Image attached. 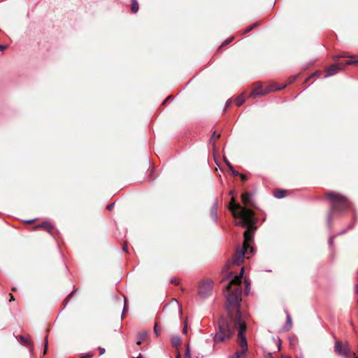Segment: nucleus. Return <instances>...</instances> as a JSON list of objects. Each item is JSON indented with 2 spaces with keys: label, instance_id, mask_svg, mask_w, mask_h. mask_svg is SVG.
Returning a JSON list of instances; mask_svg holds the SVG:
<instances>
[{
  "label": "nucleus",
  "instance_id": "f257e3e1",
  "mask_svg": "<svg viewBox=\"0 0 358 358\" xmlns=\"http://www.w3.org/2000/svg\"><path fill=\"white\" fill-rule=\"evenodd\" d=\"M229 208L235 218L240 219L239 221L235 222V224L242 227H247V229L243 234L244 241L242 248L238 250L234 255L231 261L227 264V268L230 267L231 264L239 265L243 262L246 254L252 253L253 248L250 245V243L253 240L254 230V217L252 210L236 203L234 197L231 198Z\"/></svg>",
  "mask_w": 358,
  "mask_h": 358
},
{
  "label": "nucleus",
  "instance_id": "f03ea898",
  "mask_svg": "<svg viewBox=\"0 0 358 358\" xmlns=\"http://www.w3.org/2000/svg\"><path fill=\"white\" fill-rule=\"evenodd\" d=\"M244 273V268H241L238 275L234 276L227 286V289L231 292L227 296V309L231 318L241 313L240 302L241 301L242 287L241 286V278Z\"/></svg>",
  "mask_w": 358,
  "mask_h": 358
},
{
  "label": "nucleus",
  "instance_id": "7ed1b4c3",
  "mask_svg": "<svg viewBox=\"0 0 358 358\" xmlns=\"http://www.w3.org/2000/svg\"><path fill=\"white\" fill-rule=\"evenodd\" d=\"M234 323L238 329L239 345L241 348V351H236L234 355L229 356V358H239L248 350V343L244 336L246 331V325L242 320L241 313L235 315Z\"/></svg>",
  "mask_w": 358,
  "mask_h": 358
},
{
  "label": "nucleus",
  "instance_id": "20e7f679",
  "mask_svg": "<svg viewBox=\"0 0 358 358\" xmlns=\"http://www.w3.org/2000/svg\"><path fill=\"white\" fill-rule=\"evenodd\" d=\"M327 196L331 201V209L327 217L328 222H329L331 220L332 215L334 213L344 211L349 207L350 202L345 197L335 192H329Z\"/></svg>",
  "mask_w": 358,
  "mask_h": 358
},
{
  "label": "nucleus",
  "instance_id": "39448f33",
  "mask_svg": "<svg viewBox=\"0 0 358 358\" xmlns=\"http://www.w3.org/2000/svg\"><path fill=\"white\" fill-rule=\"evenodd\" d=\"M219 331L214 337L215 342H222L227 338H229L233 334V329L229 327L227 320L221 318L218 322Z\"/></svg>",
  "mask_w": 358,
  "mask_h": 358
},
{
  "label": "nucleus",
  "instance_id": "423d86ee",
  "mask_svg": "<svg viewBox=\"0 0 358 358\" xmlns=\"http://www.w3.org/2000/svg\"><path fill=\"white\" fill-rule=\"evenodd\" d=\"M213 282L208 280L202 282L199 287V295L203 298H208L213 290Z\"/></svg>",
  "mask_w": 358,
  "mask_h": 358
},
{
  "label": "nucleus",
  "instance_id": "0eeeda50",
  "mask_svg": "<svg viewBox=\"0 0 358 358\" xmlns=\"http://www.w3.org/2000/svg\"><path fill=\"white\" fill-rule=\"evenodd\" d=\"M285 87V85H283V86L279 87L278 88H274L273 87H271L268 90H267V89L263 90L262 86L261 85H257V87L250 93V96L256 97V96H264V95L266 94L267 93H268L269 91L279 90H282Z\"/></svg>",
  "mask_w": 358,
  "mask_h": 358
},
{
  "label": "nucleus",
  "instance_id": "6e6552de",
  "mask_svg": "<svg viewBox=\"0 0 358 358\" xmlns=\"http://www.w3.org/2000/svg\"><path fill=\"white\" fill-rule=\"evenodd\" d=\"M335 351L337 354L340 355H343L346 358L350 357V349L348 345L343 346L341 343L339 341H336L335 343Z\"/></svg>",
  "mask_w": 358,
  "mask_h": 358
},
{
  "label": "nucleus",
  "instance_id": "1a4fd4ad",
  "mask_svg": "<svg viewBox=\"0 0 358 358\" xmlns=\"http://www.w3.org/2000/svg\"><path fill=\"white\" fill-rule=\"evenodd\" d=\"M345 67V64L343 62L336 63L332 64L327 69V74L325 77L332 76L337 73L340 70L344 69Z\"/></svg>",
  "mask_w": 358,
  "mask_h": 358
},
{
  "label": "nucleus",
  "instance_id": "9d476101",
  "mask_svg": "<svg viewBox=\"0 0 358 358\" xmlns=\"http://www.w3.org/2000/svg\"><path fill=\"white\" fill-rule=\"evenodd\" d=\"M242 202L245 205L253 206V201L251 195L248 192H245L241 196Z\"/></svg>",
  "mask_w": 358,
  "mask_h": 358
},
{
  "label": "nucleus",
  "instance_id": "9b49d317",
  "mask_svg": "<svg viewBox=\"0 0 358 358\" xmlns=\"http://www.w3.org/2000/svg\"><path fill=\"white\" fill-rule=\"evenodd\" d=\"M147 332L146 331H142L138 334L136 336V343L137 345H141L147 338Z\"/></svg>",
  "mask_w": 358,
  "mask_h": 358
},
{
  "label": "nucleus",
  "instance_id": "f8f14e48",
  "mask_svg": "<svg viewBox=\"0 0 358 358\" xmlns=\"http://www.w3.org/2000/svg\"><path fill=\"white\" fill-rule=\"evenodd\" d=\"M217 205H218V202H217V200L216 199L212 206V208H211V215H212L213 220L215 222L217 220Z\"/></svg>",
  "mask_w": 358,
  "mask_h": 358
},
{
  "label": "nucleus",
  "instance_id": "ddd939ff",
  "mask_svg": "<svg viewBox=\"0 0 358 358\" xmlns=\"http://www.w3.org/2000/svg\"><path fill=\"white\" fill-rule=\"evenodd\" d=\"M171 344L174 348L178 350L179 346L180 345V337L178 336H173L171 338Z\"/></svg>",
  "mask_w": 358,
  "mask_h": 358
},
{
  "label": "nucleus",
  "instance_id": "4468645a",
  "mask_svg": "<svg viewBox=\"0 0 358 358\" xmlns=\"http://www.w3.org/2000/svg\"><path fill=\"white\" fill-rule=\"evenodd\" d=\"M39 227L45 229L48 232H51V231L53 229L52 224L48 222H44L41 224L36 227V228Z\"/></svg>",
  "mask_w": 358,
  "mask_h": 358
},
{
  "label": "nucleus",
  "instance_id": "2eb2a0df",
  "mask_svg": "<svg viewBox=\"0 0 358 358\" xmlns=\"http://www.w3.org/2000/svg\"><path fill=\"white\" fill-rule=\"evenodd\" d=\"M275 197L282 199L286 196V192L283 189H278L274 192Z\"/></svg>",
  "mask_w": 358,
  "mask_h": 358
},
{
  "label": "nucleus",
  "instance_id": "dca6fc26",
  "mask_svg": "<svg viewBox=\"0 0 358 358\" xmlns=\"http://www.w3.org/2000/svg\"><path fill=\"white\" fill-rule=\"evenodd\" d=\"M138 3L137 0H131V11L136 13L138 10Z\"/></svg>",
  "mask_w": 358,
  "mask_h": 358
},
{
  "label": "nucleus",
  "instance_id": "f3484780",
  "mask_svg": "<svg viewBox=\"0 0 358 358\" xmlns=\"http://www.w3.org/2000/svg\"><path fill=\"white\" fill-rule=\"evenodd\" d=\"M291 327H292L291 316H290L289 313H287V320H286L285 329L288 330V329H289L291 328Z\"/></svg>",
  "mask_w": 358,
  "mask_h": 358
},
{
  "label": "nucleus",
  "instance_id": "a211bd4d",
  "mask_svg": "<svg viewBox=\"0 0 358 358\" xmlns=\"http://www.w3.org/2000/svg\"><path fill=\"white\" fill-rule=\"evenodd\" d=\"M245 101V99L243 96V94L240 95L239 96H238L235 100H234V102L237 105V106H241L242 105Z\"/></svg>",
  "mask_w": 358,
  "mask_h": 358
},
{
  "label": "nucleus",
  "instance_id": "6ab92c4d",
  "mask_svg": "<svg viewBox=\"0 0 358 358\" xmlns=\"http://www.w3.org/2000/svg\"><path fill=\"white\" fill-rule=\"evenodd\" d=\"M350 58H351L350 59L348 60L346 62L344 63V64H345V66L348 65H352V64L358 66V59H353L352 57H350Z\"/></svg>",
  "mask_w": 358,
  "mask_h": 358
},
{
  "label": "nucleus",
  "instance_id": "aec40b11",
  "mask_svg": "<svg viewBox=\"0 0 358 358\" xmlns=\"http://www.w3.org/2000/svg\"><path fill=\"white\" fill-rule=\"evenodd\" d=\"M185 358H191V352L189 343H187L186 345Z\"/></svg>",
  "mask_w": 358,
  "mask_h": 358
},
{
  "label": "nucleus",
  "instance_id": "412c9836",
  "mask_svg": "<svg viewBox=\"0 0 358 358\" xmlns=\"http://www.w3.org/2000/svg\"><path fill=\"white\" fill-rule=\"evenodd\" d=\"M257 22H255V23H254V24H252L250 25L249 27H248L244 30L243 34H246V33H248V32L250 31L253 28H255V27H257Z\"/></svg>",
  "mask_w": 358,
  "mask_h": 358
},
{
  "label": "nucleus",
  "instance_id": "4be33fe9",
  "mask_svg": "<svg viewBox=\"0 0 358 358\" xmlns=\"http://www.w3.org/2000/svg\"><path fill=\"white\" fill-rule=\"evenodd\" d=\"M245 294H248L250 289V282L247 280H245Z\"/></svg>",
  "mask_w": 358,
  "mask_h": 358
},
{
  "label": "nucleus",
  "instance_id": "5701e85b",
  "mask_svg": "<svg viewBox=\"0 0 358 358\" xmlns=\"http://www.w3.org/2000/svg\"><path fill=\"white\" fill-rule=\"evenodd\" d=\"M48 346V336H46L45 338V346H44V350H43V355H45L47 353Z\"/></svg>",
  "mask_w": 358,
  "mask_h": 358
},
{
  "label": "nucleus",
  "instance_id": "b1692460",
  "mask_svg": "<svg viewBox=\"0 0 358 358\" xmlns=\"http://www.w3.org/2000/svg\"><path fill=\"white\" fill-rule=\"evenodd\" d=\"M154 331H155V334L156 335V336H159V331H158V329H157V324L155 323V326H154Z\"/></svg>",
  "mask_w": 358,
  "mask_h": 358
},
{
  "label": "nucleus",
  "instance_id": "393cba45",
  "mask_svg": "<svg viewBox=\"0 0 358 358\" xmlns=\"http://www.w3.org/2000/svg\"><path fill=\"white\" fill-rule=\"evenodd\" d=\"M126 304H127V299H126V297H124V309H123L122 315V317H123L125 310H126Z\"/></svg>",
  "mask_w": 358,
  "mask_h": 358
},
{
  "label": "nucleus",
  "instance_id": "a878e982",
  "mask_svg": "<svg viewBox=\"0 0 358 358\" xmlns=\"http://www.w3.org/2000/svg\"><path fill=\"white\" fill-rule=\"evenodd\" d=\"M92 357V354L87 353V354L83 355L80 358H91Z\"/></svg>",
  "mask_w": 358,
  "mask_h": 358
},
{
  "label": "nucleus",
  "instance_id": "bb28decb",
  "mask_svg": "<svg viewBox=\"0 0 358 358\" xmlns=\"http://www.w3.org/2000/svg\"><path fill=\"white\" fill-rule=\"evenodd\" d=\"M20 341H21L22 343H27V342H28L27 338H25L24 336H21L20 337Z\"/></svg>",
  "mask_w": 358,
  "mask_h": 358
},
{
  "label": "nucleus",
  "instance_id": "cd10ccee",
  "mask_svg": "<svg viewBox=\"0 0 358 358\" xmlns=\"http://www.w3.org/2000/svg\"><path fill=\"white\" fill-rule=\"evenodd\" d=\"M73 292H72L70 294H69V296L66 298V299L64 300L66 304L69 302L70 298L71 297V296L73 295Z\"/></svg>",
  "mask_w": 358,
  "mask_h": 358
},
{
  "label": "nucleus",
  "instance_id": "c85d7f7f",
  "mask_svg": "<svg viewBox=\"0 0 358 358\" xmlns=\"http://www.w3.org/2000/svg\"><path fill=\"white\" fill-rule=\"evenodd\" d=\"M114 205H115V203H110V204H109V205H108V206H107L106 208H107L108 210H112V209L113 208Z\"/></svg>",
  "mask_w": 358,
  "mask_h": 358
},
{
  "label": "nucleus",
  "instance_id": "c756f323",
  "mask_svg": "<svg viewBox=\"0 0 358 358\" xmlns=\"http://www.w3.org/2000/svg\"><path fill=\"white\" fill-rule=\"evenodd\" d=\"M230 171L232 172V173L234 175V176H238L239 175V173L238 171H236V170H234V169L233 168V169H230Z\"/></svg>",
  "mask_w": 358,
  "mask_h": 358
},
{
  "label": "nucleus",
  "instance_id": "7c9ffc66",
  "mask_svg": "<svg viewBox=\"0 0 358 358\" xmlns=\"http://www.w3.org/2000/svg\"><path fill=\"white\" fill-rule=\"evenodd\" d=\"M182 333L183 334H187V324H185L182 329Z\"/></svg>",
  "mask_w": 358,
  "mask_h": 358
},
{
  "label": "nucleus",
  "instance_id": "2f4dec72",
  "mask_svg": "<svg viewBox=\"0 0 358 358\" xmlns=\"http://www.w3.org/2000/svg\"><path fill=\"white\" fill-rule=\"evenodd\" d=\"M99 350L100 352V355H103L105 353V349L103 348H99Z\"/></svg>",
  "mask_w": 358,
  "mask_h": 358
},
{
  "label": "nucleus",
  "instance_id": "473e14b6",
  "mask_svg": "<svg viewBox=\"0 0 358 358\" xmlns=\"http://www.w3.org/2000/svg\"><path fill=\"white\" fill-rule=\"evenodd\" d=\"M342 57H344V56H343V55H335V56L334 57V59L335 60H337L338 58Z\"/></svg>",
  "mask_w": 358,
  "mask_h": 358
},
{
  "label": "nucleus",
  "instance_id": "72a5a7b5",
  "mask_svg": "<svg viewBox=\"0 0 358 358\" xmlns=\"http://www.w3.org/2000/svg\"><path fill=\"white\" fill-rule=\"evenodd\" d=\"M238 176H241V179H242L243 180H245L247 179V177H246L245 175H243V174H240V173H239V175H238Z\"/></svg>",
  "mask_w": 358,
  "mask_h": 358
},
{
  "label": "nucleus",
  "instance_id": "f704fd0d",
  "mask_svg": "<svg viewBox=\"0 0 358 358\" xmlns=\"http://www.w3.org/2000/svg\"><path fill=\"white\" fill-rule=\"evenodd\" d=\"M231 101L228 100V101L226 102L225 108H227V107H229V105L231 104Z\"/></svg>",
  "mask_w": 358,
  "mask_h": 358
},
{
  "label": "nucleus",
  "instance_id": "c9c22d12",
  "mask_svg": "<svg viewBox=\"0 0 358 358\" xmlns=\"http://www.w3.org/2000/svg\"><path fill=\"white\" fill-rule=\"evenodd\" d=\"M220 135L217 134L216 132H213L212 138H219Z\"/></svg>",
  "mask_w": 358,
  "mask_h": 358
},
{
  "label": "nucleus",
  "instance_id": "e433bc0d",
  "mask_svg": "<svg viewBox=\"0 0 358 358\" xmlns=\"http://www.w3.org/2000/svg\"><path fill=\"white\" fill-rule=\"evenodd\" d=\"M269 357H270L271 358H273V357H272V355H271V353L269 354ZM280 358H289V356H286V355H282V356H281V357H280Z\"/></svg>",
  "mask_w": 358,
  "mask_h": 358
},
{
  "label": "nucleus",
  "instance_id": "4c0bfd02",
  "mask_svg": "<svg viewBox=\"0 0 358 358\" xmlns=\"http://www.w3.org/2000/svg\"><path fill=\"white\" fill-rule=\"evenodd\" d=\"M232 39H233V38H231L230 39L225 41L224 43H223V45L228 44L229 42H231L232 41Z\"/></svg>",
  "mask_w": 358,
  "mask_h": 358
},
{
  "label": "nucleus",
  "instance_id": "58836bf2",
  "mask_svg": "<svg viewBox=\"0 0 358 358\" xmlns=\"http://www.w3.org/2000/svg\"><path fill=\"white\" fill-rule=\"evenodd\" d=\"M6 45H1L0 44V51H3L6 49Z\"/></svg>",
  "mask_w": 358,
  "mask_h": 358
},
{
  "label": "nucleus",
  "instance_id": "ea45409f",
  "mask_svg": "<svg viewBox=\"0 0 358 358\" xmlns=\"http://www.w3.org/2000/svg\"><path fill=\"white\" fill-rule=\"evenodd\" d=\"M227 164L229 169H233V166L229 162H227Z\"/></svg>",
  "mask_w": 358,
  "mask_h": 358
},
{
  "label": "nucleus",
  "instance_id": "a19ab883",
  "mask_svg": "<svg viewBox=\"0 0 358 358\" xmlns=\"http://www.w3.org/2000/svg\"><path fill=\"white\" fill-rule=\"evenodd\" d=\"M329 245H332L333 244V238H330L329 239Z\"/></svg>",
  "mask_w": 358,
  "mask_h": 358
},
{
  "label": "nucleus",
  "instance_id": "79ce46f5",
  "mask_svg": "<svg viewBox=\"0 0 358 358\" xmlns=\"http://www.w3.org/2000/svg\"><path fill=\"white\" fill-rule=\"evenodd\" d=\"M171 283H176L177 282V280L176 278H173L171 280Z\"/></svg>",
  "mask_w": 358,
  "mask_h": 358
},
{
  "label": "nucleus",
  "instance_id": "37998d69",
  "mask_svg": "<svg viewBox=\"0 0 358 358\" xmlns=\"http://www.w3.org/2000/svg\"><path fill=\"white\" fill-rule=\"evenodd\" d=\"M296 76L292 77L291 80H290L289 83H291L294 82L296 80Z\"/></svg>",
  "mask_w": 358,
  "mask_h": 358
},
{
  "label": "nucleus",
  "instance_id": "c03bdc74",
  "mask_svg": "<svg viewBox=\"0 0 358 358\" xmlns=\"http://www.w3.org/2000/svg\"><path fill=\"white\" fill-rule=\"evenodd\" d=\"M278 343H279V345H278V350H280V344H281L280 340H278Z\"/></svg>",
  "mask_w": 358,
  "mask_h": 358
},
{
  "label": "nucleus",
  "instance_id": "a18cd8bd",
  "mask_svg": "<svg viewBox=\"0 0 358 358\" xmlns=\"http://www.w3.org/2000/svg\"><path fill=\"white\" fill-rule=\"evenodd\" d=\"M34 221V220H27V222L28 223H31V222H33Z\"/></svg>",
  "mask_w": 358,
  "mask_h": 358
},
{
  "label": "nucleus",
  "instance_id": "49530a36",
  "mask_svg": "<svg viewBox=\"0 0 358 358\" xmlns=\"http://www.w3.org/2000/svg\"><path fill=\"white\" fill-rule=\"evenodd\" d=\"M176 358H181V355L180 353H178Z\"/></svg>",
  "mask_w": 358,
  "mask_h": 358
},
{
  "label": "nucleus",
  "instance_id": "de8ad7c7",
  "mask_svg": "<svg viewBox=\"0 0 358 358\" xmlns=\"http://www.w3.org/2000/svg\"><path fill=\"white\" fill-rule=\"evenodd\" d=\"M234 190H231V191L229 192V194H231V195H233V194H234Z\"/></svg>",
  "mask_w": 358,
  "mask_h": 358
},
{
  "label": "nucleus",
  "instance_id": "09e8293b",
  "mask_svg": "<svg viewBox=\"0 0 358 358\" xmlns=\"http://www.w3.org/2000/svg\"><path fill=\"white\" fill-rule=\"evenodd\" d=\"M354 355V357H355V358H358V355H356L355 353H354V355Z\"/></svg>",
  "mask_w": 358,
  "mask_h": 358
},
{
  "label": "nucleus",
  "instance_id": "8fccbe9b",
  "mask_svg": "<svg viewBox=\"0 0 358 358\" xmlns=\"http://www.w3.org/2000/svg\"><path fill=\"white\" fill-rule=\"evenodd\" d=\"M123 250H124V251H127V247H126V245H124V246Z\"/></svg>",
  "mask_w": 358,
  "mask_h": 358
},
{
  "label": "nucleus",
  "instance_id": "3c124183",
  "mask_svg": "<svg viewBox=\"0 0 358 358\" xmlns=\"http://www.w3.org/2000/svg\"><path fill=\"white\" fill-rule=\"evenodd\" d=\"M355 287H356V290H357L358 289V285H356Z\"/></svg>",
  "mask_w": 358,
  "mask_h": 358
},
{
  "label": "nucleus",
  "instance_id": "603ef678",
  "mask_svg": "<svg viewBox=\"0 0 358 358\" xmlns=\"http://www.w3.org/2000/svg\"><path fill=\"white\" fill-rule=\"evenodd\" d=\"M297 358H303L302 355L297 357Z\"/></svg>",
  "mask_w": 358,
  "mask_h": 358
},
{
  "label": "nucleus",
  "instance_id": "864d4df0",
  "mask_svg": "<svg viewBox=\"0 0 358 358\" xmlns=\"http://www.w3.org/2000/svg\"><path fill=\"white\" fill-rule=\"evenodd\" d=\"M11 296V299H13V296L12 294H10Z\"/></svg>",
  "mask_w": 358,
  "mask_h": 358
},
{
  "label": "nucleus",
  "instance_id": "5fc2aeb1",
  "mask_svg": "<svg viewBox=\"0 0 358 358\" xmlns=\"http://www.w3.org/2000/svg\"><path fill=\"white\" fill-rule=\"evenodd\" d=\"M178 310L180 312L181 311V308L180 307H178Z\"/></svg>",
  "mask_w": 358,
  "mask_h": 358
}]
</instances>
